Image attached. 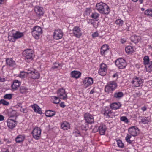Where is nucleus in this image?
<instances>
[{
	"label": "nucleus",
	"mask_w": 152,
	"mask_h": 152,
	"mask_svg": "<svg viewBox=\"0 0 152 152\" xmlns=\"http://www.w3.org/2000/svg\"><path fill=\"white\" fill-rule=\"evenodd\" d=\"M73 33L76 37L79 38L82 35L81 30L80 28L77 26H75L73 29Z\"/></svg>",
	"instance_id": "obj_14"
},
{
	"label": "nucleus",
	"mask_w": 152,
	"mask_h": 152,
	"mask_svg": "<svg viewBox=\"0 0 152 152\" xmlns=\"http://www.w3.org/2000/svg\"><path fill=\"white\" fill-rule=\"evenodd\" d=\"M126 39H122L121 40V42L122 44H123L126 42Z\"/></svg>",
	"instance_id": "obj_55"
},
{
	"label": "nucleus",
	"mask_w": 152,
	"mask_h": 152,
	"mask_svg": "<svg viewBox=\"0 0 152 152\" xmlns=\"http://www.w3.org/2000/svg\"><path fill=\"white\" fill-rule=\"evenodd\" d=\"M121 121L124 122L125 123H128L129 121L127 118L126 116H122L120 118Z\"/></svg>",
	"instance_id": "obj_48"
},
{
	"label": "nucleus",
	"mask_w": 152,
	"mask_h": 152,
	"mask_svg": "<svg viewBox=\"0 0 152 152\" xmlns=\"http://www.w3.org/2000/svg\"><path fill=\"white\" fill-rule=\"evenodd\" d=\"M92 20H89V21L88 22V23L90 24H91L94 25V23L92 22L91 21Z\"/></svg>",
	"instance_id": "obj_60"
},
{
	"label": "nucleus",
	"mask_w": 152,
	"mask_h": 152,
	"mask_svg": "<svg viewBox=\"0 0 152 152\" xmlns=\"http://www.w3.org/2000/svg\"><path fill=\"white\" fill-rule=\"evenodd\" d=\"M57 94L58 96L60 99L66 100L67 98V96L65 93V90L63 88L58 90Z\"/></svg>",
	"instance_id": "obj_8"
},
{
	"label": "nucleus",
	"mask_w": 152,
	"mask_h": 152,
	"mask_svg": "<svg viewBox=\"0 0 152 152\" xmlns=\"http://www.w3.org/2000/svg\"><path fill=\"white\" fill-rule=\"evenodd\" d=\"M98 34L97 32H95L92 34V37L93 38H94L98 36Z\"/></svg>",
	"instance_id": "obj_54"
},
{
	"label": "nucleus",
	"mask_w": 152,
	"mask_h": 152,
	"mask_svg": "<svg viewBox=\"0 0 152 152\" xmlns=\"http://www.w3.org/2000/svg\"><path fill=\"white\" fill-rule=\"evenodd\" d=\"M40 75L39 72L36 70H34L32 72V74L31 75V77L33 79H39L40 77Z\"/></svg>",
	"instance_id": "obj_23"
},
{
	"label": "nucleus",
	"mask_w": 152,
	"mask_h": 152,
	"mask_svg": "<svg viewBox=\"0 0 152 152\" xmlns=\"http://www.w3.org/2000/svg\"><path fill=\"white\" fill-rule=\"evenodd\" d=\"M108 50H101L100 53L102 56H104Z\"/></svg>",
	"instance_id": "obj_51"
},
{
	"label": "nucleus",
	"mask_w": 152,
	"mask_h": 152,
	"mask_svg": "<svg viewBox=\"0 0 152 152\" xmlns=\"http://www.w3.org/2000/svg\"><path fill=\"white\" fill-rule=\"evenodd\" d=\"M139 129L136 126H132L129 129V132L130 135L134 137L137 136L139 133Z\"/></svg>",
	"instance_id": "obj_7"
},
{
	"label": "nucleus",
	"mask_w": 152,
	"mask_h": 152,
	"mask_svg": "<svg viewBox=\"0 0 152 152\" xmlns=\"http://www.w3.org/2000/svg\"><path fill=\"white\" fill-rule=\"evenodd\" d=\"M6 61V64L10 67H14L16 65L15 61L12 58H7Z\"/></svg>",
	"instance_id": "obj_15"
},
{
	"label": "nucleus",
	"mask_w": 152,
	"mask_h": 152,
	"mask_svg": "<svg viewBox=\"0 0 152 152\" xmlns=\"http://www.w3.org/2000/svg\"><path fill=\"white\" fill-rule=\"evenodd\" d=\"M141 120V122L144 124L148 123V122L149 121V120L148 118L146 117H142Z\"/></svg>",
	"instance_id": "obj_40"
},
{
	"label": "nucleus",
	"mask_w": 152,
	"mask_h": 152,
	"mask_svg": "<svg viewBox=\"0 0 152 152\" xmlns=\"http://www.w3.org/2000/svg\"><path fill=\"white\" fill-rule=\"evenodd\" d=\"M22 112L24 113H26L27 112L26 110L25 109H23L22 110Z\"/></svg>",
	"instance_id": "obj_63"
},
{
	"label": "nucleus",
	"mask_w": 152,
	"mask_h": 152,
	"mask_svg": "<svg viewBox=\"0 0 152 152\" xmlns=\"http://www.w3.org/2000/svg\"><path fill=\"white\" fill-rule=\"evenodd\" d=\"M19 77L21 78H24L25 76V72H21L19 75Z\"/></svg>",
	"instance_id": "obj_53"
},
{
	"label": "nucleus",
	"mask_w": 152,
	"mask_h": 152,
	"mask_svg": "<svg viewBox=\"0 0 152 152\" xmlns=\"http://www.w3.org/2000/svg\"><path fill=\"white\" fill-rule=\"evenodd\" d=\"M63 36V33L60 29L55 30L53 35V37L56 39H61Z\"/></svg>",
	"instance_id": "obj_10"
},
{
	"label": "nucleus",
	"mask_w": 152,
	"mask_h": 152,
	"mask_svg": "<svg viewBox=\"0 0 152 152\" xmlns=\"http://www.w3.org/2000/svg\"><path fill=\"white\" fill-rule=\"evenodd\" d=\"M24 34L23 33L20 32L19 31H17L15 33L12 34L13 37L16 39L20 38L23 36Z\"/></svg>",
	"instance_id": "obj_17"
},
{
	"label": "nucleus",
	"mask_w": 152,
	"mask_h": 152,
	"mask_svg": "<svg viewBox=\"0 0 152 152\" xmlns=\"http://www.w3.org/2000/svg\"><path fill=\"white\" fill-rule=\"evenodd\" d=\"M94 91L93 90H92L90 92V94H93L94 93Z\"/></svg>",
	"instance_id": "obj_64"
},
{
	"label": "nucleus",
	"mask_w": 152,
	"mask_h": 152,
	"mask_svg": "<svg viewBox=\"0 0 152 152\" xmlns=\"http://www.w3.org/2000/svg\"><path fill=\"white\" fill-rule=\"evenodd\" d=\"M8 115L10 118L15 117L16 119L17 117V112L12 109H11L9 112Z\"/></svg>",
	"instance_id": "obj_26"
},
{
	"label": "nucleus",
	"mask_w": 152,
	"mask_h": 152,
	"mask_svg": "<svg viewBox=\"0 0 152 152\" xmlns=\"http://www.w3.org/2000/svg\"><path fill=\"white\" fill-rule=\"evenodd\" d=\"M2 104L4 105H8L9 102L4 99H1L0 100V104Z\"/></svg>",
	"instance_id": "obj_43"
},
{
	"label": "nucleus",
	"mask_w": 152,
	"mask_h": 152,
	"mask_svg": "<svg viewBox=\"0 0 152 152\" xmlns=\"http://www.w3.org/2000/svg\"><path fill=\"white\" fill-rule=\"evenodd\" d=\"M124 95L122 92L117 91L114 94V97L116 99H120Z\"/></svg>",
	"instance_id": "obj_27"
},
{
	"label": "nucleus",
	"mask_w": 152,
	"mask_h": 152,
	"mask_svg": "<svg viewBox=\"0 0 152 152\" xmlns=\"http://www.w3.org/2000/svg\"><path fill=\"white\" fill-rule=\"evenodd\" d=\"M7 126L9 129H12L15 128L17 124L15 120L11 119H8L7 121Z\"/></svg>",
	"instance_id": "obj_12"
},
{
	"label": "nucleus",
	"mask_w": 152,
	"mask_h": 152,
	"mask_svg": "<svg viewBox=\"0 0 152 152\" xmlns=\"http://www.w3.org/2000/svg\"><path fill=\"white\" fill-rule=\"evenodd\" d=\"M71 75L72 77L77 79L80 76L81 73L79 71H74L71 72Z\"/></svg>",
	"instance_id": "obj_24"
},
{
	"label": "nucleus",
	"mask_w": 152,
	"mask_h": 152,
	"mask_svg": "<svg viewBox=\"0 0 152 152\" xmlns=\"http://www.w3.org/2000/svg\"><path fill=\"white\" fill-rule=\"evenodd\" d=\"M99 16V14L97 13L94 12L92 14L91 17L94 19H97Z\"/></svg>",
	"instance_id": "obj_41"
},
{
	"label": "nucleus",
	"mask_w": 152,
	"mask_h": 152,
	"mask_svg": "<svg viewBox=\"0 0 152 152\" xmlns=\"http://www.w3.org/2000/svg\"><path fill=\"white\" fill-rule=\"evenodd\" d=\"M31 107L33 109L34 111L39 114H41V109L37 104H34L31 105Z\"/></svg>",
	"instance_id": "obj_22"
},
{
	"label": "nucleus",
	"mask_w": 152,
	"mask_h": 152,
	"mask_svg": "<svg viewBox=\"0 0 152 152\" xmlns=\"http://www.w3.org/2000/svg\"><path fill=\"white\" fill-rule=\"evenodd\" d=\"M144 14L148 16L152 17V10L148 9L145 10Z\"/></svg>",
	"instance_id": "obj_37"
},
{
	"label": "nucleus",
	"mask_w": 152,
	"mask_h": 152,
	"mask_svg": "<svg viewBox=\"0 0 152 152\" xmlns=\"http://www.w3.org/2000/svg\"><path fill=\"white\" fill-rule=\"evenodd\" d=\"M98 129L100 135H104L106 129V126L103 124H101L99 126Z\"/></svg>",
	"instance_id": "obj_16"
},
{
	"label": "nucleus",
	"mask_w": 152,
	"mask_h": 152,
	"mask_svg": "<svg viewBox=\"0 0 152 152\" xmlns=\"http://www.w3.org/2000/svg\"><path fill=\"white\" fill-rule=\"evenodd\" d=\"M4 141H6V142L7 143L9 144L11 142V141H10L9 140H8L7 139H4Z\"/></svg>",
	"instance_id": "obj_59"
},
{
	"label": "nucleus",
	"mask_w": 152,
	"mask_h": 152,
	"mask_svg": "<svg viewBox=\"0 0 152 152\" xmlns=\"http://www.w3.org/2000/svg\"><path fill=\"white\" fill-rule=\"evenodd\" d=\"M8 39L9 41H11V42H15V39L14 38V37H13V35L11 36H9L8 37Z\"/></svg>",
	"instance_id": "obj_50"
},
{
	"label": "nucleus",
	"mask_w": 152,
	"mask_h": 152,
	"mask_svg": "<svg viewBox=\"0 0 152 152\" xmlns=\"http://www.w3.org/2000/svg\"><path fill=\"white\" fill-rule=\"evenodd\" d=\"M143 83V80L137 77H134L133 79V80L132 82V83L134 85L135 87H138L142 86Z\"/></svg>",
	"instance_id": "obj_6"
},
{
	"label": "nucleus",
	"mask_w": 152,
	"mask_h": 152,
	"mask_svg": "<svg viewBox=\"0 0 152 152\" xmlns=\"http://www.w3.org/2000/svg\"><path fill=\"white\" fill-rule=\"evenodd\" d=\"M52 99H54V100L53 101V103L55 104H58L59 103L60 100L59 99V97H56L55 96H53Z\"/></svg>",
	"instance_id": "obj_38"
},
{
	"label": "nucleus",
	"mask_w": 152,
	"mask_h": 152,
	"mask_svg": "<svg viewBox=\"0 0 152 152\" xmlns=\"http://www.w3.org/2000/svg\"><path fill=\"white\" fill-rule=\"evenodd\" d=\"M20 83L17 80H15L11 85V88L13 90H16L20 85Z\"/></svg>",
	"instance_id": "obj_20"
},
{
	"label": "nucleus",
	"mask_w": 152,
	"mask_h": 152,
	"mask_svg": "<svg viewBox=\"0 0 152 152\" xmlns=\"http://www.w3.org/2000/svg\"><path fill=\"white\" fill-rule=\"evenodd\" d=\"M31 133L34 138L36 140H39L41 136V129L38 127H36L34 129Z\"/></svg>",
	"instance_id": "obj_5"
},
{
	"label": "nucleus",
	"mask_w": 152,
	"mask_h": 152,
	"mask_svg": "<svg viewBox=\"0 0 152 152\" xmlns=\"http://www.w3.org/2000/svg\"><path fill=\"white\" fill-rule=\"evenodd\" d=\"M104 3L102 2L97 3L96 5V9L100 13L103 12V9L104 8L103 5Z\"/></svg>",
	"instance_id": "obj_18"
},
{
	"label": "nucleus",
	"mask_w": 152,
	"mask_h": 152,
	"mask_svg": "<svg viewBox=\"0 0 152 152\" xmlns=\"http://www.w3.org/2000/svg\"><path fill=\"white\" fill-rule=\"evenodd\" d=\"M130 39L135 43H137L138 42V37L136 36H132L130 38Z\"/></svg>",
	"instance_id": "obj_34"
},
{
	"label": "nucleus",
	"mask_w": 152,
	"mask_h": 152,
	"mask_svg": "<svg viewBox=\"0 0 152 152\" xmlns=\"http://www.w3.org/2000/svg\"><path fill=\"white\" fill-rule=\"evenodd\" d=\"M123 21L121 19H118L115 22V23L117 25L122 26L123 24Z\"/></svg>",
	"instance_id": "obj_46"
},
{
	"label": "nucleus",
	"mask_w": 152,
	"mask_h": 152,
	"mask_svg": "<svg viewBox=\"0 0 152 152\" xmlns=\"http://www.w3.org/2000/svg\"><path fill=\"white\" fill-rule=\"evenodd\" d=\"M15 140L17 143H20L23 141V138L21 135H19L16 138Z\"/></svg>",
	"instance_id": "obj_39"
},
{
	"label": "nucleus",
	"mask_w": 152,
	"mask_h": 152,
	"mask_svg": "<svg viewBox=\"0 0 152 152\" xmlns=\"http://www.w3.org/2000/svg\"><path fill=\"white\" fill-rule=\"evenodd\" d=\"M55 114V113L53 111L50 110L46 111L45 112V115L47 117H51L54 116Z\"/></svg>",
	"instance_id": "obj_30"
},
{
	"label": "nucleus",
	"mask_w": 152,
	"mask_h": 152,
	"mask_svg": "<svg viewBox=\"0 0 152 152\" xmlns=\"http://www.w3.org/2000/svg\"><path fill=\"white\" fill-rule=\"evenodd\" d=\"M103 7L104 8L102 10L103 12H101V13L106 15L108 14L109 13L110 11V9L109 7L107 4L104 3V4L103 5Z\"/></svg>",
	"instance_id": "obj_21"
},
{
	"label": "nucleus",
	"mask_w": 152,
	"mask_h": 152,
	"mask_svg": "<svg viewBox=\"0 0 152 152\" xmlns=\"http://www.w3.org/2000/svg\"><path fill=\"white\" fill-rule=\"evenodd\" d=\"M117 144L118 146L121 148H123L124 147V144L121 140H117Z\"/></svg>",
	"instance_id": "obj_42"
},
{
	"label": "nucleus",
	"mask_w": 152,
	"mask_h": 152,
	"mask_svg": "<svg viewBox=\"0 0 152 152\" xmlns=\"http://www.w3.org/2000/svg\"><path fill=\"white\" fill-rule=\"evenodd\" d=\"M85 120L87 123L92 124L94 122V117L88 113H86L84 115Z\"/></svg>",
	"instance_id": "obj_9"
},
{
	"label": "nucleus",
	"mask_w": 152,
	"mask_h": 152,
	"mask_svg": "<svg viewBox=\"0 0 152 152\" xmlns=\"http://www.w3.org/2000/svg\"><path fill=\"white\" fill-rule=\"evenodd\" d=\"M107 69H99V73L101 75L104 76L106 75L107 72Z\"/></svg>",
	"instance_id": "obj_35"
},
{
	"label": "nucleus",
	"mask_w": 152,
	"mask_h": 152,
	"mask_svg": "<svg viewBox=\"0 0 152 152\" xmlns=\"http://www.w3.org/2000/svg\"><path fill=\"white\" fill-rule=\"evenodd\" d=\"M121 104L119 102H114L110 104V107L113 109H119Z\"/></svg>",
	"instance_id": "obj_19"
},
{
	"label": "nucleus",
	"mask_w": 152,
	"mask_h": 152,
	"mask_svg": "<svg viewBox=\"0 0 152 152\" xmlns=\"http://www.w3.org/2000/svg\"><path fill=\"white\" fill-rule=\"evenodd\" d=\"M60 106L61 107L63 108H64L65 107V105L64 104V102H61L60 104Z\"/></svg>",
	"instance_id": "obj_56"
},
{
	"label": "nucleus",
	"mask_w": 152,
	"mask_h": 152,
	"mask_svg": "<svg viewBox=\"0 0 152 152\" xmlns=\"http://www.w3.org/2000/svg\"><path fill=\"white\" fill-rule=\"evenodd\" d=\"M149 57L148 56H145L143 58V64L146 66L150 62Z\"/></svg>",
	"instance_id": "obj_31"
},
{
	"label": "nucleus",
	"mask_w": 152,
	"mask_h": 152,
	"mask_svg": "<svg viewBox=\"0 0 152 152\" xmlns=\"http://www.w3.org/2000/svg\"><path fill=\"white\" fill-rule=\"evenodd\" d=\"M27 90V88L26 87L23 86H21L20 87V91L22 94H23L26 92Z\"/></svg>",
	"instance_id": "obj_44"
},
{
	"label": "nucleus",
	"mask_w": 152,
	"mask_h": 152,
	"mask_svg": "<svg viewBox=\"0 0 152 152\" xmlns=\"http://www.w3.org/2000/svg\"><path fill=\"white\" fill-rule=\"evenodd\" d=\"M131 136L127 134V136L126 137L125 140L126 142L129 144H131L132 142L134 140H130Z\"/></svg>",
	"instance_id": "obj_36"
},
{
	"label": "nucleus",
	"mask_w": 152,
	"mask_h": 152,
	"mask_svg": "<svg viewBox=\"0 0 152 152\" xmlns=\"http://www.w3.org/2000/svg\"><path fill=\"white\" fill-rule=\"evenodd\" d=\"M5 3L4 1H0V6H1L2 4H3Z\"/></svg>",
	"instance_id": "obj_58"
},
{
	"label": "nucleus",
	"mask_w": 152,
	"mask_h": 152,
	"mask_svg": "<svg viewBox=\"0 0 152 152\" xmlns=\"http://www.w3.org/2000/svg\"><path fill=\"white\" fill-rule=\"evenodd\" d=\"M117 87V84L115 81H110L105 86L104 90L108 93H112Z\"/></svg>",
	"instance_id": "obj_1"
},
{
	"label": "nucleus",
	"mask_w": 152,
	"mask_h": 152,
	"mask_svg": "<svg viewBox=\"0 0 152 152\" xmlns=\"http://www.w3.org/2000/svg\"><path fill=\"white\" fill-rule=\"evenodd\" d=\"M107 66L105 64L102 63L101 64L100 66V69H107Z\"/></svg>",
	"instance_id": "obj_49"
},
{
	"label": "nucleus",
	"mask_w": 152,
	"mask_h": 152,
	"mask_svg": "<svg viewBox=\"0 0 152 152\" xmlns=\"http://www.w3.org/2000/svg\"><path fill=\"white\" fill-rule=\"evenodd\" d=\"M34 11L37 16L39 17L43 16L44 12L43 8L39 6H36Z\"/></svg>",
	"instance_id": "obj_11"
},
{
	"label": "nucleus",
	"mask_w": 152,
	"mask_h": 152,
	"mask_svg": "<svg viewBox=\"0 0 152 152\" xmlns=\"http://www.w3.org/2000/svg\"><path fill=\"white\" fill-rule=\"evenodd\" d=\"M12 94H7L4 96V98L6 99H10L12 98Z\"/></svg>",
	"instance_id": "obj_45"
},
{
	"label": "nucleus",
	"mask_w": 152,
	"mask_h": 152,
	"mask_svg": "<svg viewBox=\"0 0 152 152\" xmlns=\"http://www.w3.org/2000/svg\"><path fill=\"white\" fill-rule=\"evenodd\" d=\"M93 81V79L92 78L87 77L84 80L83 83L84 86L87 87L92 84Z\"/></svg>",
	"instance_id": "obj_13"
},
{
	"label": "nucleus",
	"mask_w": 152,
	"mask_h": 152,
	"mask_svg": "<svg viewBox=\"0 0 152 152\" xmlns=\"http://www.w3.org/2000/svg\"><path fill=\"white\" fill-rule=\"evenodd\" d=\"M4 117L3 116L0 115V121H2L4 120Z\"/></svg>",
	"instance_id": "obj_57"
},
{
	"label": "nucleus",
	"mask_w": 152,
	"mask_h": 152,
	"mask_svg": "<svg viewBox=\"0 0 152 152\" xmlns=\"http://www.w3.org/2000/svg\"><path fill=\"white\" fill-rule=\"evenodd\" d=\"M81 128L83 130H86L88 128V125L87 124L85 123L81 126Z\"/></svg>",
	"instance_id": "obj_47"
},
{
	"label": "nucleus",
	"mask_w": 152,
	"mask_h": 152,
	"mask_svg": "<svg viewBox=\"0 0 152 152\" xmlns=\"http://www.w3.org/2000/svg\"><path fill=\"white\" fill-rule=\"evenodd\" d=\"M142 110L143 111H145V110H146V108L145 107V106H144L143 107H142Z\"/></svg>",
	"instance_id": "obj_61"
},
{
	"label": "nucleus",
	"mask_w": 152,
	"mask_h": 152,
	"mask_svg": "<svg viewBox=\"0 0 152 152\" xmlns=\"http://www.w3.org/2000/svg\"><path fill=\"white\" fill-rule=\"evenodd\" d=\"M125 50L126 52L128 54H131L133 52L134 50L132 46H128L126 47Z\"/></svg>",
	"instance_id": "obj_28"
},
{
	"label": "nucleus",
	"mask_w": 152,
	"mask_h": 152,
	"mask_svg": "<svg viewBox=\"0 0 152 152\" xmlns=\"http://www.w3.org/2000/svg\"><path fill=\"white\" fill-rule=\"evenodd\" d=\"M33 71H30V70H28V72H27L28 74H32V72H33Z\"/></svg>",
	"instance_id": "obj_62"
},
{
	"label": "nucleus",
	"mask_w": 152,
	"mask_h": 152,
	"mask_svg": "<svg viewBox=\"0 0 152 152\" xmlns=\"http://www.w3.org/2000/svg\"><path fill=\"white\" fill-rule=\"evenodd\" d=\"M108 47H109L107 45H104L102 46L101 50H108Z\"/></svg>",
	"instance_id": "obj_52"
},
{
	"label": "nucleus",
	"mask_w": 152,
	"mask_h": 152,
	"mask_svg": "<svg viewBox=\"0 0 152 152\" xmlns=\"http://www.w3.org/2000/svg\"><path fill=\"white\" fill-rule=\"evenodd\" d=\"M115 64L118 68L122 69L126 66V63L125 60L121 58L115 61Z\"/></svg>",
	"instance_id": "obj_4"
},
{
	"label": "nucleus",
	"mask_w": 152,
	"mask_h": 152,
	"mask_svg": "<svg viewBox=\"0 0 152 152\" xmlns=\"http://www.w3.org/2000/svg\"><path fill=\"white\" fill-rule=\"evenodd\" d=\"M59 66H61V64L58 62H56L53 63V66L52 67L51 69L53 70H54L56 69H57Z\"/></svg>",
	"instance_id": "obj_33"
},
{
	"label": "nucleus",
	"mask_w": 152,
	"mask_h": 152,
	"mask_svg": "<svg viewBox=\"0 0 152 152\" xmlns=\"http://www.w3.org/2000/svg\"><path fill=\"white\" fill-rule=\"evenodd\" d=\"M102 113L104 115L108 117H110V116L109 115V114L111 113L110 111L108 109L106 110V109L103 110L102 111Z\"/></svg>",
	"instance_id": "obj_32"
},
{
	"label": "nucleus",
	"mask_w": 152,
	"mask_h": 152,
	"mask_svg": "<svg viewBox=\"0 0 152 152\" xmlns=\"http://www.w3.org/2000/svg\"><path fill=\"white\" fill-rule=\"evenodd\" d=\"M23 56L28 60H32L34 57V54L33 51L30 49H27L24 50L23 53Z\"/></svg>",
	"instance_id": "obj_3"
},
{
	"label": "nucleus",
	"mask_w": 152,
	"mask_h": 152,
	"mask_svg": "<svg viewBox=\"0 0 152 152\" xmlns=\"http://www.w3.org/2000/svg\"><path fill=\"white\" fill-rule=\"evenodd\" d=\"M147 72H152V61H150V63L145 66Z\"/></svg>",
	"instance_id": "obj_29"
},
{
	"label": "nucleus",
	"mask_w": 152,
	"mask_h": 152,
	"mask_svg": "<svg viewBox=\"0 0 152 152\" xmlns=\"http://www.w3.org/2000/svg\"><path fill=\"white\" fill-rule=\"evenodd\" d=\"M61 127L64 130H67L70 129V125L69 123L64 122L61 124Z\"/></svg>",
	"instance_id": "obj_25"
},
{
	"label": "nucleus",
	"mask_w": 152,
	"mask_h": 152,
	"mask_svg": "<svg viewBox=\"0 0 152 152\" xmlns=\"http://www.w3.org/2000/svg\"><path fill=\"white\" fill-rule=\"evenodd\" d=\"M41 28L37 26H34L32 29V34L33 37L36 39L39 38V37L42 33Z\"/></svg>",
	"instance_id": "obj_2"
}]
</instances>
